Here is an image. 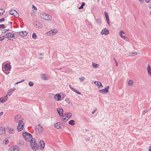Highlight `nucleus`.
I'll return each mask as SVG.
<instances>
[{
    "mask_svg": "<svg viewBox=\"0 0 151 151\" xmlns=\"http://www.w3.org/2000/svg\"><path fill=\"white\" fill-rule=\"evenodd\" d=\"M89 139H86V141H89Z\"/></svg>",
    "mask_w": 151,
    "mask_h": 151,
    "instance_id": "nucleus-62",
    "label": "nucleus"
},
{
    "mask_svg": "<svg viewBox=\"0 0 151 151\" xmlns=\"http://www.w3.org/2000/svg\"><path fill=\"white\" fill-rule=\"evenodd\" d=\"M84 79H85V78L84 77H83V78H79V80H80V81L81 82L83 81H84Z\"/></svg>",
    "mask_w": 151,
    "mask_h": 151,
    "instance_id": "nucleus-46",
    "label": "nucleus"
},
{
    "mask_svg": "<svg viewBox=\"0 0 151 151\" xmlns=\"http://www.w3.org/2000/svg\"><path fill=\"white\" fill-rule=\"evenodd\" d=\"M24 124L23 122H20V123H18L17 128V129L18 131L20 132L23 129Z\"/></svg>",
    "mask_w": 151,
    "mask_h": 151,
    "instance_id": "nucleus-4",
    "label": "nucleus"
},
{
    "mask_svg": "<svg viewBox=\"0 0 151 151\" xmlns=\"http://www.w3.org/2000/svg\"><path fill=\"white\" fill-rule=\"evenodd\" d=\"M65 120V122H66V121H67V120H68V119H66L65 118H62L61 119V121H63V120Z\"/></svg>",
    "mask_w": 151,
    "mask_h": 151,
    "instance_id": "nucleus-47",
    "label": "nucleus"
},
{
    "mask_svg": "<svg viewBox=\"0 0 151 151\" xmlns=\"http://www.w3.org/2000/svg\"><path fill=\"white\" fill-rule=\"evenodd\" d=\"M15 10L14 9L11 10L9 12L10 14L12 15H14V12H15Z\"/></svg>",
    "mask_w": 151,
    "mask_h": 151,
    "instance_id": "nucleus-38",
    "label": "nucleus"
},
{
    "mask_svg": "<svg viewBox=\"0 0 151 151\" xmlns=\"http://www.w3.org/2000/svg\"><path fill=\"white\" fill-rule=\"evenodd\" d=\"M15 121L16 122L20 123V122H23L22 121V117L21 116L19 115H17L15 117Z\"/></svg>",
    "mask_w": 151,
    "mask_h": 151,
    "instance_id": "nucleus-8",
    "label": "nucleus"
},
{
    "mask_svg": "<svg viewBox=\"0 0 151 151\" xmlns=\"http://www.w3.org/2000/svg\"><path fill=\"white\" fill-rule=\"evenodd\" d=\"M68 124L70 125H73L75 124V122L74 120H72L68 122Z\"/></svg>",
    "mask_w": 151,
    "mask_h": 151,
    "instance_id": "nucleus-29",
    "label": "nucleus"
},
{
    "mask_svg": "<svg viewBox=\"0 0 151 151\" xmlns=\"http://www.w3.org/2000/svg\"><path fill=\"white\" fill-rule=\"evenodd\" d=\"M22 135L25 139L27 142L29 141L31 139H32V135L29 133L23 132Z\"/></svg>",
    "mask_w": 151,
    "mask_h": 151,
    "instance_id": "nucleus-2",
    "label": "nucleus"
},
{
    "mask_svg": "<svg viewBox=\"0 0 151 151\" xmlns=\"http://www.w3.org/2000/svg\"><path fill=\"white\" fill-rule=\"evenodd\" d=\"M133 84V81L132 80H129L128 82V84L129 86H132Z\"/></svg>",
    "mask_w": 151,
    "mask_h": 151,
    "instance_id": "nucleus-31",
    "label": "nucleus"
},
{
    "mask_svg": "<svg viewBox=\"0 0 151 151\" xmlns=\"http://www.w3.org/2000/svg\"><path fill=\"white\" fill-rule=\"evenodd\" d=\"M5 11L2 9H0V16L2 15L4 13Z\"/></svg>",
    "mask_w": 151,
    "mask_h": 151,
    "instance_id": "nucleus-33",
    "label": "nucleus"
},
{
    "mask_svg": "<svg viewBox=\"0 0 151 151\" xmlns=\"http://www.w3.org/2000/svg\"><path fill=\"white\" fill-rule=\"evenodd\" d=\"M9 29H4V32H2V33H4L5 32H7V31H9Z\"/></svg>",
    "mask_w": 151,
    "mask_h": 151,
    "instance_id": "nucleus-48",
    "label": "nucleus"
},
{
    "mask_svg": "<svg viewBox=\"0 0 151 151\" xmlns=\"http://www.w3.org/2000/svg\"><path fill=\"white\" fill-rule=\"evenodd\" d=\"M146 3H149L150 1V0H145Z\"/></svg>",
    "mask_w": 151,
    "mask_h": 151,
    "instance_id": "nucleus-56",
    "label": "nucleus"
},
{
    "mask_svg": "<svg viewBox=\"0 0 151 151\" xmlns=\"http://www.w3.org/2000/svg\"><path fill=\"white\" fill-rule=\"evenodd\" d=\"M6 38L5 36H2L0 37V41H2Z\"/></svg>",
    "mask_w": 151,
    "mask_h": 151,
    "instance_id": "nucleus-39",
    "label": "nucleus"
},
{
    "mask_svg": "<svg viewBox=\"0 0 151 151\" xmlns=\"http://www.w3.org/2000/svg\"><path fill=\"white\" fill-rule=\"evenodd\" d=\"M6 38L9 39L11 38H14V37H15L14 36V34L12 33V32H9L6 34L5 35Z\"/></svg>",
    "mask_w": 151,
    "mask_h": 151,
    "instance_id": "nucleus-6",
    "label": "nucleus"
},
{
    "mask_svg": "<svg viewBox=\"0 0 151 151\" xmlns=\"http://www.w3.org/2000/svg\"><path fill=\"white\" fill-rule=\"evenodd\" d=\"M57 32V30L55 29H53L50 31L47 32L46 34L49 35H55Z\"/></svg>",
    "mask_w": 151,
    "mask_h": 151,
    "instance_id": "nucleus-10",
    "label": "nucleus"
},
{
    "mask_svg": "<svg viewBox=\"0 0 151 151\" xmlns=\"http://www.w3.org/2000/svg\"><path fill=\"white\" fill-rule=\"evenodd\" d=\"M147 71L148 74L151 76V68L149 64L148 65Z\"/></svg>",
    "mask_w": 151,
    "mask_h": 151,
    "instance_id": "nucleus-24",
    "label": "nucleus"
},
{
    "mask_svg": "<svg viewBox=\"0 0 151 151\" xmlns=\"http://www.w3.org/2000/svg\"><path fill=\"white\" fill-rule=\"evenodd\" d=\"M32 37L34 39H35L37 38V36L35 33H33L32 35Z\"/></svg>",
    "mask_w": 151,
    "mask_h": 151,
    "instance_id": "nucleus-36",
    "label": "nucleus"
},
{
    "mask_svg": "<svg viewBox=\"0 0 151 151\" xmlns=\"http://www.w3.org/2000/svg\"><path fill=\"white\" fill-rule=\"evenodd\" d=\"M149 150L151 151V146L149 148Z\"/></svg>",
    "mask_w": 151,
    "mask_h": 151,
    "instance_id": "nucleus-60",
    "label": "nucleus"
},
{
    "mask_svg": "<svg viewBox=\"0 0 151 151\" xmlns=\"http://www.w3.org/2000/svg\"><path fill=\"white\" fill-rule=\"evenodd\" d=\"M30 141V146L31 148L34 150H36L38 148V146L35 141V139L32 138Z\"/></svg>",
    "mask_w": 151,
    "mask_h": 151,
    "instance_id": "nucleus-1",
    "label": "nucleus"
},
{
    "mask_svg": "<svg viewBox=\"0 0 151 151\" xmlns=\"http://www.w3.org/2000/svg\"><path fill=\"white\" fill-rule=\"evenodd\" d=\"M54 127L58 129H62L64 128V127L63 126H61L60 122H57L54 125Z\"/></svg>",
    "mask_w": 151,
    "mask_h": 151,
    "instance_id": "nucleus-7",
    "label": "nucleus"
},
{
    "mask_svg": "<svg viewBox=\"0 0 151 151\" xmlns=\"http://www.w3.org/2000/svg\"><path fill=\"white\" fill-rule=\"evenodd\" d=\"M5 132L4 128L3 127H0V135L4 134Z\"/></svg>",
    "mask_w": 151,
    "mask_h": 151,
    "instance_id": "nucleus-21",
    "label": "nucleus"
},
{
    "mask_svg": "<svg viewBox=\"0 0 151 151\" xmlns=\"http://www.w3.org/2000/svg\"><path fill=\"white\" fill-rule=\"evenodd\" d=\"M104 14L106 18V20L107 21V23L109 25H110V24L109 22V19L108 14L106 12H104Z\"/></svg>",
    "mask_w": 151,
    "mask_h": 151,
    "instance_id": "nucleus-16",
    "label": "nucleus"
},
{
    "mask_svg": "<svg viewBox=\"0 0 151 151\" xmlns=\"http://www.w3.org/2000/svg\"><path fill=\"white\" fill-rule=\"evenodd\" d=\"M96 22L98 24H100L101 23V21L99 19H97L96 20Z\"/></svg>",
    "mask_w": 151,
    "mask_h": 151,
    "instance_id": "nucleus-43",
    "label": "nucleus"
},
{
    "mask_svg": "<svg viewBox=\"0 0 151 151\" xmlns=\"http://www.w3.org/2000/svg\"><path fill=\"white\" fill-rule=\"evenodd\" d=\"M109 86H106L104 89L102 90H100L99 91V92L102 94H105L109 92Z\"/></svg>",
    "mask_w": 151,
    "mask_h": 151,
    "instance_id": "nucleus-5",
    "label": "nucleus"
},
{
    "mask_svg": "<svg viewBox=\"0 0 151 151\" xmlns=\"http://www.w3.org/2000/svg\"><path fill=\"white\" fill-rule=\"evenodd\" d=\"M137 55V52H134L130 53L129 54V55L130 56H132L135 55Z\"/></svg>",
    "mask_w": 151,
    "mask_h": 151,
    "instance_id": "nucleus-34",
    "label": "nucleus"
},
{
    "mask_svg": "<svg viewBox=\"0 0 151 151\" xmlns=\"http://www.w3.org/2000/svg\"><path fill=\"white\" fill-rule=\"evenodd\" d=\"M32 8L34 9H36V10H37V8H36V7L34 5H32Z\"/></svg>",
    "mask_w": 151,
    "mask_h": 151,
    "instance_id": "nucleus-52",
    "label": "nucleus"
},
{
    "mask_svg": "<svg viewBox=\"0 0 151 151\" xmlns=\"http://www.w3.org/2000/svg\"><path fill=\"white\" fill-rule=\"evenodd\" d=\"M25 80L24 79L22 80V81H19V82H20V83H21V82H22L24 81Z\"/></svg>",
    "mask_w": 151,
    "mask_h": 151,
    "instance_id": "nucleus-59",
    "label": "nucleus"
},
{
    "mask_svg": "<svg viewBox=\"0 0 151 151\" xmlns=\"http://www.w3.org/2000/svg\"><path fill=\"white\" fill-rule=\"evenodd\" d=\"M114 60L116 63V66H118V63L115 58H114Z\"/></svg>",
    "mask_w": 151,
    "mask_h": 151,
    "instance_id": "nucleus-45",
    "label": "nucleus"
},
{
    "mask_svg": "<svg viewBox=\"0 0 151 151\" xmlns=\"http://www.w3.org/2000/svg\"><path fill=\"white\" fill-rule=\"evenodd\" d=\"M36 129L38 132L40 134H42L43 132L42 127L39 125L36 127Z\"/></svg>",
    "mask_w": 151,
    "mask_h": 151,
    "instance_id": "nucleus-9",
    "label": "nucleus"
},
{
    "mask_svg": "<svg viewBox=\"0 0 151 151\" xmlns=\"http://www.w3.org/2000/svg\"><path fill=\"white\" fill-rule=\"evenodd\" d=\"M54 98L56 100L59 101L61 98V96L59 94H56L54 96Z\"/></svg>",
    "mask_w": 151,
    "mask_h": 151,
    "instance_id": "nucleus-17",
    "label": "nucleus"
},
{
    "mask_svg": "<svg viewBox=\"0 0 151 151\" xmlns=\"http://www.w3.org/2000/svg\"><path fill=\"white\" fill-rule=\"evenodd\" d=\"M29 85L30 86H33L34 83L32 81H29L28 83Z\"/></svg>",
    "mask_w": 151,
    "mask_h": 151,
    "instance_id": "nucleus-40",
    "label": "nucleus"
},
{
    "mask_svg": "<svg viewBox=\"0 0 151 151\" xmlns=\"http://www.w3.org/2000/svg\"><path fill=\"white\" fill-rule=\"evenodd\" d=\"M15 12L14 13V14L13 15V16H14L16 17H18L19 16V14L15 10Z\"/></svg>",
    "mask_w": 151,
    "mask_h": 151,
    "instance_id": "nucleus-27",
    "label": "nucleus"
},
{
    "mask_svg": "<svg viewBox=\"0 0 151 151\" xmlns=\"http://www.w3.org/2000/svg\"><path fill=\"white\" fill-rule=\"evenodd\" d=\"M40 17L43 19L49 20H51L52 18L50 15H47L45 13H42L40 14Z\"/></svg>",
    "mask_w": 151,
    "mask_h": 151,
    "instance_id": "nucleus-3",
    "label": "nucleus"
},
{
    "mask_svg": "<svg viewBox=\"0 0 151 151\" xmlns=\"http://www.w3.org/2000/svg\"><path fill=\"white\" fill-rule=\"evenodd\" d=\"M139 1L140 2V3H143V0H139Z\"/></svg>",
    "mask_w": 151,
    "mask_h": 151,
    "instance_id": "nucleus-54",
    "label": "nucleus"
},
{
    "mask_svg": "<svg viewBox=\"0 0 151 151\" xmlns=\"http://www.w3.org/2000/svg\"><path fill=\"white\" fill-rule=\"evenodd\" d=\"M72 116L71 114L70 113H65L63 116V117L66 116V117L69 118Z\"/></svg>",
    "mask_w": 151,
    "mask_h": 151,
    "instance_id": "nucleus-23",
    "label": "nucleus"
},
{
    "mask_svg": "<svg viewBox=\"0 0 151 151\" xmlns=\"http://www.w3.org/2000/svg\"><path fill=\"white\" fill-rule=\"evenodd\" d=\"M15 88H12L10 90H11V91H12V92L14 91V90H15Z\"/></svg>",
    "mask_w": 151,
    "mask_h": 151,
    "instance_id": "nucleus-53",
    "label": "nucleus"
},
{
    "mask_svg": "<svg viewBox=\"0 0 151 151\" xmlns=\"http://www.w3.org/2000/svg\"><path fill=\"white\" fill-rule=\"evenodd\" d=\"M2 70L4 72V73L6 74H8L9 73V71L10 70H8L4 69V68H3Z\"/></svg>",
    "mask_w": 151,
    "mask_h": 151,
    "instance_id": "nucleus-30",
    "label": "nucleus"
},
{
    "mask_svg": "<svg viewBox=\"0 0 151 151\" xmlns=\"http://www.w3.org/2000/svg\"><path fill=\"white\" fill-rule=\"evenodd\" d=\"M3 114V112H1L0 113V116L2 115Z\"/></svg>",
    "mask_w": 151,
    "mask_h": 151,
    "instance_id": "nucleus-57",
    "label": "nucleus"
},
{
    "mask_svg": "<svg viewBox=\"0 0 151 151\" xmlns=\"http://www.w3.org/2000/svg\"><path fill=\"white\" fill-rule=\"evenodd\" d=\"M14 129L12 128H10L9 129V132L10 134H12L14 131Z\"/></svg>",
    "mask_w": 151,
    "mask_h": 151,
    "instance_id": "nucleus-32",
    "label": "nucleus"
},
{
    "mask_svg": "<svg viewBox=\"0 0 151 151\" xmlns=\"http://www.w3.org/2000/svg\"><path fill=\"white\" fill-rule=\"evenodd\" d=\"M5 27H6L4 24H0V28H2L3 29H4L5 28Z\"/></svg>",
    "mask_w": 151,
    "mask_h": 151,
    "instance_id": "nucleus-42",
    "label": "nucleus"
},
{
    "mask_svg": "<svg viewBox=\"0 0 151 151\" xmlns=\"http://www.w3.org/2000/svg\"><path fill=\"white\" fill-rule=\"evenodd\" d=\"M92 65L93 67L94 68H97L99 66V65L96 64L94 62H93L92 63Z\"/></svg>",
    "mask_w": 151,
    "mask_h": 151,
    "instance_id": "nucleus-28",
    "label": "nucleus"
},
{
    "mask_svg": "<svg viewBox=\"0 0 151 151\" xmlns=\"http://www.w3.org/2000/svg\"><path fill=\"white\" fill-rule=\"evenodd\" d=\"M5 19V18H3L1 19H0V22L4 21Z\"/></svg>",
    "mask_w": 151,
    "mask_h": 151,
    "instance_id": "nucleus-49",
    "label": "nucleus"
},
{
    "mask_svg": "<svg viewBox=\"0 0 151 151\" xmlns=\"http://www.w3.org/2000/svg\"><path fill=\"white\" fill-rule=\"evenodd\" d=\"M9 141L8 140H7L5 141V144L6 145H7L9 143Z\"/></svg>",
    "mask_w": 151,
    "mask_h": 151,
    "instance_id": "nucleus-51",
    "label": "nucleus"
},
{
    "mask_svg": "<svg viewBox=\"0 0 151 151\" xmlns=\"http://www.w3.org/2000/svg\"><path fill=\"white\" fill-rule=\"evenodd\" d=\"M85 5V3L83 2L81 6L78 8L79 9H82L83 8L84 6Z\"/></svg>",
    "mask_w": 151,
    "mask_h": 151,
    "instance_id": "nucleus-37",
    "label": "nucleus"
},
{
    "mask_svg": "<svg viewBox=\"0 0 151 151\" xmlns=\"http://www.w3.org/2000/svg\"><path fill=\"white\" fill-rule=\"evenodd\" d=\"M73 91H74L76 93L78 94H81L80 92L79 91H78L76 89H74V90H73Z\"/></svg>",
    "mask_w": 151,
    "mask_h": 151,
    "instance_id": "nucleus-41",
    "label": "nucleus"
},
{
    "mask_svg": "<svg viewBox=\"0 0 151 151\" xmlns=\"http://www.w3.org/2000/svg\"><path fill=\"white\" fill-rule=\"evenodd\" d=\"M12 93V91H11V90H9L8 92V93L5 96H7V97L8 96H10L11 95Z\"/></svg>",
    "mask_w": 151,
    "mask_h": 151,
    "instance_id": "nucleus-35",
    "label": "nucleus"
},
{
    "mask_svg": "<svg viewBox=\"0 0 151 151\" xmlns=\"http://www.w3.org/2000/svg\"><path fill=\"white\" fill-rule=\"evenodd\" d=\"M57 111L59 115L60 116H63V109L61 108H59L57 109Z\"/></svg>",
    "mask_w": 151,
    "mask_h": 151,
    "instance_id": "nucleus-12",
    "label": "nucleus"
},
{
    "mask_svg": "<svg viewBox=\"0 0 151 151\" xmlns=\"http://www.w3.org/2000/svg\"><path fill=\"white\" fill-rule=\"evenodd\" d=\"M40 58H42V57H40Z\"/></svg>",
    "mask_w": 151,
    "mask_h": 151,
    "instance_id": "nucleus-64",
    "label": "nucleus"
},
{
    "mask_svg": "<svg viewBox=\"0 0 151 151\" xmlns=\"http://www.w3.org/2000/svg\"><path fill=\"white\" fill-rule=\"evenodd\" d=\"M124 34V33L123 31L122 30L120 31L119 33V34L120 36L122 37V38L124 40H126L127 41H128L129 40V38L128 37H127L125 36H123L122 35V34Z\"/></svg>",
    "mask_w": 151,
    "mask_h": 151,
    "instance_id": "nucleus-11",
    "label": "nucleus"
},
{
    "mask_svg": "<svg viewBox=\"0 0 151 151\" xmlns=\"http://www.w3.org/2000/svg\"><path fill=\"white\" fill-rule=\"evenodd\" d=\"M35 24L38 28L41 29L43 27L42 25L39 22H37V21H36L35 22Z\"/></svg>",
    "mask_w": 151,
    "mask_h": 151,
    "instance_id": "nucleus-15",
    "label": "nucleus"
},
{
    "mask_svg": "<svg viewBox=\"0 0 151 151\" xmlns=\"http://www.w3.org/2000/svg\"><path fill=\"white\" fill-rule=\"evenodd\" d=\"M9 23H10V24H12V22H9Z\"/></svg>",
    "mask_w": 151,
    "mask_h": 151,
    "instance_id": "nucleus-61",
    "label": "nucleus"
},
{
    "mask_svg": "<svg viewBox=\"0 0 151 151\" xmlns=\"http://www.w3.org/2000/svg\"><path fill=\"white\" fill-rule=\"evenodd\" d=\"M20 83V82L19 81V82H16V83H15V84H18V83Z\"/></svg>",
    "mask_w": 151,
    "mask_h": 151,
    "instance_id": "nucleus-58",
    "label": "nucleus"
},
{
    "mask_svg": "<svg viewBox=\"0 0 151 151\" xmlns=\"http://www.w3.org/2000/svg\"><path fill=\"white\" fill-rule=\"evenodd\" d=\"M8 99V97L5 96L4 97L0 98V102L4 103Z\"/></svg>",
    "mask_w": 151,
    "mask_h": 151,
    "instance_id": "nucleus-20",
    "label": "nucleus"
},
{
    "mask_svg": "<svg viewBox=\"0 0 151 151\" xmlns=\"http://www.w3.org/2000/svg\"><path fill=\"white\" fill-rule=\"evenodd\" d=\"M4 69L10 70V66L8 64H6L4 66Z\"/></svg>",
    "mask_w": 151,
    "mask_h": 151,
    "instance_id": "nucleus-25",
    "label": "nucleus"
},
{
    "mask_svg": "<svg viewBox=\"0 0 151 151\" xmlns=\"http://www.w3.org/2000/svg\"><path fill=\"white\" fill-rule=\"evenodd\" d=\"M42 78L45 80H47L48 79V78L43 73L42 74Z\"/></svg>",
    "mask_w": 151,
    "mask_h": 151,
    "instance_id": "nucleus-26",
    "label": "nucleus"
},
{
    "mask_svg": "<svg viewBox=\"0 0 151 151\" xmlns=\"http://www.w3.org/2000/svg\"><path fill=\"white\" fill-rule=\"evenodd\" d=\"M96 110H95L93 111L92 112V114H94V113H95L96 111Z\"/></svg>",
    "mask_w": 151,
    "mask_h": 151,
    "instance_id": "nucleus-55",
    "label": "nucleus"
},
{
    "mask_svg": "<svg viewBox=\"0 0 151 151\" xmlns=\"http://www.w3.org/2000/svg\"><path fill=\"white\" fill-rule=\"evenodd\" d=\"M101 33V35L104 34L106 35L109 33V30L105 28L102 30Z\"/></svg>",
    "mask_w": 151,
    "mask_h": 151,
    "instance_id": "nucleus-14",
    "label": "nucleus"
},
{
    "mask_svg": "<svg viewBox=\"0 0 151 151\" xmlns=\"http://www.w3.org/2000/svg\"><path fill=\"white\" fill-rule=\"evenodd\" d=\"M39 144L40 148L41 150H43L44 148L45 145V143L44 141L40 140V141Z\"/></svg>",
    "mask_w": 151,
    "mask_h": 151,
    "instance_id": "nucleus-13",
    "label": "nucleus"
},
{
    "mask_svg": "<svg viewBox=\"0 0 151 151\" xmlns=\"http://www.w3.org/2000/svg\"><path fill=\"white\" fill-rule=\"evenodd\" d=\"M148 110H145L143 111H142V115H145L146 113H147L148 112Z\"/></svg>",
    "mask_w": 151,
    "mask_h": 151,
    "instance_id": "nucleus-44",
    "label": "nucleus"
},
{
    "mask_svg": "<svg viewBox=\"0 0 151 151\" xmlns=\"http://www.w3.org/2000/svg\"><path fill=\"white\" fill-rule=\"evenodd\" d=\"M94 83L95 85L98 86L99 88L100 87L102 88L103 87V86L102 85L101 83L100 82L95 81L94 82Z\"/></svg>",
    "mask_w": 151,
    "mask_h": 151,
    "instance_id": "nucleus-22",
    "label": "nucleus"
},
{
    "mask_svg": "<svg viewBox=\"0 0 151 151\" xmlns=\"http://www.w3.org/2000/svg\"><path fill=\"white\" fill-rule=\"evenodd\" d=\"M69 87H70V88L71 89V90H72V91L73 90H74V88H73L72 87H71V85H69Z\"/></svg>",
    "mask_w": 151,
    "mask_h": 151,
    "instance_id": "nucleus-50",
    "label": "nucleus"
},
{
    "mask_svg": "<svg viewBox=\"0 0 151 151\" xmlns=\"http://www.w3.org/2000/svg\"><path fill=\"white\" fill-rule=\"evenodd\" d=\"M11 151H18L19 150V147L17 146H13L10 148Z\"/></svg>",
    "mask_w": 151,
    "mask_h": 151,
    "instance_id": "nucleus-19",
    "label": "nucleus"
},
{
    "mask_svg": "<svg viewBox=\"0 0 151 151\" xmlns=\"http://www.w3.org/2000/svg\"><path fill=\"white\" fill-rule=\"evenodd\" d=\"M61 68H60V70H61Z\"/></svg>",
    "mask_w": 151,
    "mask_h": 151,
    "instance_id": "nucleus-63",
    "label": "nucleus"
},
{
    "mask_svg": "<svg viewBox=\"0 0 151 151\" xmlns=\"http://www.w3.org/2000/svg\"><path fill=\"white\" fill-rule=\"evenodd\" d=\"M19 35L23 37H25L27 34V32L26 31H21L19 32Z\"/></svg>",
    "mask_w": 151,
    "mask_h": 151,
    "instance_id": "nucleus-18",
    "label": "nucleus"
}]
</instances>
